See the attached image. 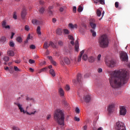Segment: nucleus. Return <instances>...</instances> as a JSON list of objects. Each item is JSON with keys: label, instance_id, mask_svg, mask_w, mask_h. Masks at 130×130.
Instances as JSON below:
<instances>
[{"label": "nucleus", "instance_id": "nucleus-1", "mask_svg": "<svg viewBox=\"0 0 130 130\" xmlns=\"http://www.w3.org/2000/svg\"><path fill=\"white\" fill-rule=\"evenodd\" d=\"M128 80V72L124 69L114 71L109 78L110 85L114 89L120 88Z\"/></svg>", "mask_w": 130, "mask_h": 130}, {"label": "nucleus", "instance_id": "nucleus-2", "mask_svg": "<svg viewBox=\"0 0 130 130\" xmlns=\"http://www.w3.org/2000/svg\"><path fill=\"white\" fill-rule=\"evenodd\" d=\"M54 119L59 125L62 126L64 125V114L61 110L58 109L56 110L54 115Z\"/></svg>", "mask_w": 130, "mask_h": 130}, {"label": "nucleus", "instance_id": "nucleus-3", "mask_svg": "<svg viewBox=\"0 0 130 130\" xmlns=\"http://www.w3.org/2000/svg\"><path fill=\"white\" fill-rule=\"evenodd\" d=\"M99 43L100 47H102V48H106V47H108L109 40H108L107 35H103L101 36L99 39Z\"/></svg>", "mask_w": 130, "mask_h": 130}, {"label": "nucleus", "instance_id": "nucleus-4", "mask_svg": "<svg viewBox=\"0 0 130 130\" xmlns=\"http://www.w3.org/2000/svg\"><path fill=\"white\" fill-rule=\"evenodd\" d=\"M15 105H17V106L18 107V109L20 110V112H23V113H27V114H28V115H32V114H35V112L36 111H35L34 112H31L30 113H29L28 112H26L24 109L23 108V105L22 104H20L18 102L14 103Z\"/></svg>", "mask_w": 130, "mask_h": 130}, {"label": "nucleus", "instance_id": "nucleus-5", "mask_svg": "<svg viewBox=\"0 0 130 130\" xmlns=\"http://www.w3.org/2000/svg\"><path fill=\"white\" fill-rule=\"evenodd\" d=\"M106 66L109 68H111V69L114 68L115 66H116V60L112 59L106 62Z\"/></svg>", "mask_w": 130, "mask_h": 130}, {"label": "nucleus", "instance_id": "nucleus-6", "mask_svg": "<svg viewBox=\"0 0 130 130\" xmlns=\"http://www.w3.org/2000/svg\"><path fill=\"white\" fill-rule=\"evenodd\" d=\"M116 130H126L124 124L122 122H117L116 123Z\"/></svg>", "mask_w": 130, "mask_h": 130}, {"label": "nucleus", "instance_id": "nucleus-7", "mask_svg": "<svg viewBox=\"0 0 130 130\" xmlns=\"http://www.w3.org/2000/svg\"><path fill=\"white\" fill-rule=\"evenodd\" d=\"M120 57L122 61H128V57L127 56V54L123 51L121 52Z\"/></svg>", "mask_w": 130, "mask_h": 130}, {"label": "nucleus", "instance_id": "nucleus-8", "mask_svg": "<svg viewBox=\"0 0 130 130\" xmlns=\"http://www.w3.org/2000/svg\"><path fill=\"white\" fill-rule=\"evenodd\" d=\"M60 63L61 66H64V63L66 64H71V60L68 57H64L63 60H60Z\"/></svg>", "mask_w": 130, "mask_h": 130}, {"label": "nucleus", "instance_id": "nucleus-9", "mask_svg": "<svg viewBox=\"0 0 130 130\" xmlns=\"http://www.w3.org/2000/svg\"><path fill=\"white\" fill-rule=\"evenodd\" d=\"M2 26L3 28L4 29H6L7 30H10L11 29V26L7 24V20H4L2 22Z\"/></svg>", "mask_w": 130, "mask_h": 130}, {"label": "nucleus", "instance_id": "nucleus-10", "mask_svg": "<svg viewBox=\"0 0 130 130\" xmlns=\"http://www.w3.org/2000/svg\"><path fill=\"white\" fill-rule=\"evenodd\" d=\"M2 26L3 28L4 29H6L7 30H10L11 29V26L7 24V20H4L2 22Z\"/></svg>", "mask_w": 130, "mask_h": 130}, {"label": "nucleus", "instance_id": "nucleus-11", "mask_svg": "<svg viewBox=\"0 0 130 130\" xmlns=\"http://www.w3.org/2000/svg\"><path fill=\"white\" fill-rule=\"evenodd\" d=\"M119 113L120 115H125L126 114V109L124 106L120 107Z\"/></svg>", "mask_w": 130, "mask_h": 130}, {"label": "nucleus", "instance_id": "nucleus-12", "mask_svg": "<svg viewBox=\"0 0 130 130\" xmlns=\"http://www.w3.org/2000/svg\"><path fill=\"white\" fill-rule=\"evenodd\" d=\"M85 29H87V25L84 23H81V26L79 27L80 32L84 33L85 32Z\"/></svg>", "mask_w": 130, "mask_h": 130}, {"label": "nucleus", "instance_id": "nucleus-13", "mask_svg": "<svg viewBox=\"0 0 130 130\" xmlns=\"http://www.w3.org/2000/svg\"><path fill=\"white\" fill-rule=\"evenodd\" d=\"M83 100L86 103H88L91 101V96L90 94H86L83 96Z\"/></svg>", "mask_w": 130, "mask_h": 130}, {"label": "nucleus", "instance_id": "nucleus-14", "mask_svg": "<svg viewBox=\"0 0 130 130\" xmlns=\"http://www.w3.org/2000/svg\"><path fill=\"white\" fill-rule=\"evenodd\" d=\"M108 111L109 113H111V112H113V110H114V104H110L107 108Z\"/></svg>", "mask_w": 130, "mask_h": 130}, {"label": "nucleus", "instance_id": "nucleus-15", "mask_svg": "<svg viewBox=\"0 0 130 130\" xmlns=\"http://www.w3.org/2000/svg\"><path fill=\"white\" fill-rule=\"evenodd\" d=\"M26 15H27V10H26V8H23L21 12V16L22 19H25V17H26Z\"/></svg>", "mask_w": 130, "mask_h": 130}, {"label": "nucleus", "instance_id": "nucleus-16", "mask_svg": "<svg viewBox=\"0 0 130 130\" xmlns=\"http://www.w3.org/2000/svg\"><path fill=\"white\" fill-rule=\"evenodd\" d=\"M84 53H85L84 50H82L81 52H80V54L78 58V62H80V61H81V60H82V55H83Z\"/></svg>", "mask_w": 130, "mask_h": 130}, {"label": "nucleus", "instance_id": "nucleus-17", "mask_svg": "<svg viewBox=\"0 0 130 130\" xmlns=\"http://www.w3.org/2000/svg\"><path fill=\"white\" fill-rule=\"evenodd\" d=\"M7 55L9 56H14L15 55V53L12 50H8L7 51Z\"/></svg>", "mask_w": 130, "mask_h": 130}, {"label": "nucleus", "instance_id": "nucleus-18", "mask_svg": "<svg viewBox=\"0 0 130 130\" xmlns=\"http://www.w3.org/2000/svg\"><path fill=\"white\" fill-rule=\"evenodd\" d=\"M58 92L60 96H62L64 95V91H63V89L62 88H60L58 89Z\"/></svg>", "mask_w": 130, "mask_h": 130}, {"label": "nucleus", "instance_id": "nucleus-19", "mask_svg": "<svg viewBox=\"0 0 130 130\" xmlns=\"http://www.w3.org/2000/svg\"><path fill=\"white\" fill-rule=\"evenodd\" d=\"M49 46H50L49 45V44H48V43L47 42H45L44 43V45H43V48L44 49H47V48H48V47H49Z\"/></svg>", "mask_w": 130, "mask_h": 130}, {"label": "nucleus", "instance_id": "nucleus-20", "mask_svg": "<svg viewBox=\"0 0 130 130\" xmlns=\"http://www.w3.org/2000/svg\"><path fill=\"white\" fill-rule=\"evenodd\" d=\"M26 100L27 102H29L31 101V102H35V100H34V99H33V98H29L28 96H26Z\"/></svg>", "mask_w": 130, "mask_h": 130}, {"label": "nucleus", "instance_id": "nucleus-21", "mask_svg": "<svg viewBox=\"0 0 130 130\" xmlns=\"http://www.w3.org/2000/svg\"><path fill=\"white\" fill-rule=\"evenodd\" d=\"M32 24H36V25H39L40 24V21L37 19H33L31 21Z\"/></svg>", "mask_w": 130, "mask_h": 130}, {"label": "nucleus", "instance_id": "nucleus-22", "mask_svg": "<svg viewBox=\"0 0 130 130\" xmlns=\"http://www.w3.org/2000/svg\"><path fill=\"white\" fill-rule=\"evenodd\" d=\"M88 61L89 62H94L95 61V57L91 56L88 58Z\"/></svg>", "mask_w": 130, "mask_h": 130}, {"label": "nucleus", "instance_id": "nucleus-23", "mask_svg": "<svg viewBox=\"0 0 130 130\" xmlns=\"http://www.w3.org/2000/svg\"><path fill=\"white\" fill-rule=\"evenodd\" d=\"M75 48L76 51H79V42H78V41H76Z\"/></svg>", "mask_w": 130, "mask_h": 130}, {"label": "nucleus", "instance_id": "nucleus-24", "mask_svg": "<svg viewBox=\"0 0 130 130\" xmlns=\"http://www.w3.org/2000/svg\"><path fill=\"white\" fill-rule=\"evenodd\" d=\"M56 33L57 35H61L62 34V31L61 28H57L56 30Z\"/></svg>", "mask_w": 130, "mask_h": 130}, {"label": "nucleus", "instance_id": "nucleus-25", "mask_svg": "<svg viewBox=\"0 0 130 130\" xmlns=\"http://www.w3.org/2000/svg\"><path fill=\"white\" fill-rule=\"evenodd\" d=\"M49 73L50 74V75H51L52 77H55V72H54V70H50Z\"/></svg>", "mask_w": 130, "mask_h": 130}, {"label": "nucleus", "instance_id": "nucleus-26", "mask_svg": "<svg viewBox=\"0 0 130 130\" xmlns=\"http://www.w3.org/2000/svg\"><path fill=\"white\" fill-rule=\"evenodd\" d=\"M50 46H51L53 48H56V45L54 44L52 41H50L49 42Z\"/></svg>", "mask_w": 130, "mask_h": 130}, {"label": "nucleus", "instance_id": "nucleus-27", "mask_svg": "<svg viewBox=\"0 0 130 130\" xmlns=\"http://www.w3.org/2000/svg\"><path fill=\"white\" fill-rule=\"evenodd\" d=\"M7 41V38L3 36L1 38L0 41L2 43H5V42Z\"/></svg>", "mask_w": 130, "mask_h": 130}, {"label": "nucleus", "instance_id": "nucleus-28", "mask_svg": "<svg viewBox=\"0 0 130 130\" xmlns=\"http://www.w3.org/2000/svg\"><path fill=\"white\" fill-rule=\"evenodd\" d=\"M90 25L92 29L96 28V24L94 23L92 21L90 22Z\"/></svg>", "mask_w": 130, "mask_h": 130}, {"label": "nucleus", "instance_id": "nucleus-29", "mask_svg": "<svg viewBox=\"0 0 130 130\" xmlns=\"http://www.w3.org/2000/svg\"><path fill=\"white\" fill-rule=\"evenodd\" d=\"M81 79H82V75H81V74H78L77 75V81L78 83H80V82H81Z\"/></svg>", "mask_w": 130, "mask_h": 130}, {"label": "nucleus", "instance_id": "nucleus-30", "mask_svg": "<svg viewBox=\"0 0 130 130\" xmlns=\"http://www.w3.org/2000/svg\"><path fill=\"white\" fill-rule=\"evenodd\" d=\"M47 70H48V68L45 67L39 70V73L40 74V73H42V72H46Z\"/></svg>", "mask_w": 130, "mask_h": 130}, {"label": "nucleus", "instance_id": "nucleus-31", "mask_svg": "<svg viewBox=\"0 0 130 130\" xmlns=\"http://www.w3.org/2000/svg\"><path fill=\"white\" fill-rule=\"evenodd\" d=\"M37 33L39 35H41V31L40 26H38V27L37 28Z\"/></svg>", "mask_w": 130, "mask_h": 130}, {"label": "nucleus", "instance_id": "nucleus-32", "mask_svg": "<svg viewBox=\"0 0 130 130\" xmlns=\"http://www.w3.org/2000/svg\"><path fill=\"white\" fill-rule=\"evenodd\" d=\"M96 2H98V3H100L101 5H105V0H95Z\"/></svg>", "mask_w": 130, "mask_h": 130}, {"label": "nucleus", "instance_id": "nucleus-33", "mask_svg": "<svg viewBox=\"0 0 130 130\" xmlns=\"http://www.w3.org/2000/svg\"><path fill=\"white\" fill-rule=\"evenodd\" d=\"M90 32L91 33H92V36H93V37H96V32H95L94 30L91 29Z\"/></svg>", "mask_w": 130, "mask_h": 130}, {"label": "nucleus", "instance_id": "nucleus-34", "mask_svg": "<svg viewBox=\"0 0 130 130\" xmlns=\"http://www.w3.org/2000/svg\"><path fill=\"white\" fill-rule=\"evenodd\" d=\"M82 59L85 61L87 60V59H88V55H87V54H84L82 57Z\"/></svg>", "mask_w": 130, "mask_h": 130}, {"label": "nucleus", "instance_id": "nucleus-35", "mask_svg": "<svg viewBox=\"0 0 130 130\" xmlns=\"http://www.w3.org/2000/svg\"><path fill=\"white\" fill-rule=\"evenodd\" d=\"M16 40L17 41V42H19V43H21V42H22V38H21V37H18L17 38Z\"/></svg>", "mask_w": 130, "mask_h": 130}, {"label": "nucleus", "instance_id": "nucleus-36", "mask_svg": "<svg viewBox=\"0 0 130 130\" xmlns=\"http://www.w3.org/2000/svg\"><path fill=\"white\" fill-rule=\"evenodd\" d=\"M78 12H79V13H81V12H82V11H83V7H82V6H79L78 9H77Z\"/></svg>", "mask_w": 130, "mask_h": 130}, {"label": "nucleus", "instance_id": "nucleus-37", "mask_svg": "<svg viewBox=\"0 0 130 130\" xmlns=\"http://www.w3.org/2000/svg\"><path fill=\"white\" fill-rule=\"evenodd\" d=\"M101 12L100 11V10H99V9L97 10L96 11V15L98 17H100V16H101Z\"/></svg>", "mask_w": 130, "mask_h": 130}, {"label": "nucleus", "instance_id": "nucleus-38", "mask_svg": "<svg viewBox=\"0 0 130 130\" xmlns=\"http://www.w3.org/2000/svg\"><path fill=\"white\" fill-rule=\"evenodd\" d=\"M63 32L64 34H66V35L70 34V31H69L68 29H64Z\"/></svg>", "mask_w": 130, "mask_h": 130}, {"label": "nucleus", "instance_id": "nucleus-39", "mask_svg": "<svg viewBox=\"0 0 130 130\" xmlns=\"http://www.w3.org/2000/svg\"><path fill=\"white\" fill-rule=\"evenodd\" d=\"M3 59L5 61H9L10 58L8 56H5Z\"/></svg>", "mask_w": 130, "mask_h": 130}, {"label": "nucleus", "instance_id": "nucleus-40", "mask_svg": "<svg viewBox=\"0 0 130 130\" xmlns=\"http://www.w3.org/2000/svg\"><path fill=\"white\" fill-rule=\"evenodd\" d=\"M44 11H45V9H44L43 7H41V9H40V13L41 14H43V13H44Z\"/></svg>", "mask_w": 130, "mask_h": 130}, {"label": "nucleus", "instance_id": "nucleus-41", "mask_svg": "<svg viewBox=\"0 0 130 130\" xmlns=\"http://www.w3.org/2000/svg\"><path fill=\"white\" fill-rule=\"evenodd\" d=\"M58 44L59 46H62L63 45V42L61 41H58Z\"/></svg>", "mask_w": 130, "mask_h": 130}, {"label": "nucleus", "instance_id": "nucleus-42", "mask_svg": "<svg viewBox=\"0 0 130 130\" xmlns=\"http://www.w3.org/2000/svg\"><path fill=\"white\" fill-rule=\"evenodd\" d=\"M14 70L15 72H21V70H20L17 66H14Z\"/></svg>", "mask_w": 130, "mask_h": 130}, {"label": "nucleus", "instance_id": "nucleus-43", "mask_svg": "<svg viewBox=\"0 0 130 130\" xmlns=\"http://www.w3.org/2000/svg\"><path fill=\"white\" fill-rule=\"evenodd\" d=\"M9 46H10V47H14L15 46V44L14 43V42H10Z\"/></svg>", "mask_w": 130, "mask_h": 130}, {"label": "nucleus", "instance_id": "nucleus-44", "mask_svg": "<svg viewBox=\"0 0 130 130\" xmlns=\"http://www.w3.org/2000/svg\"><path fill=\"white\" fill-rule=\"evenodd\" d=\"M71 89V88L70 87V86L69 85H67L65 87V90H66V91H70V89Z\"/></svg>", "mask_w": 130, "mask_h": 130}, {"label": "nucleus", "instance_id": "nucleus-45", "mask_svg": "<svg viewBox=\"0 0 130 130\" xmlns=\"http://www.w3.org/2000/svg\"><path fill=\"white\" fill-rule=\"evenodd\" d=\"M12 129L13 130H21V129H20V128H19L18 127L15 126H13L12 127Z\"/></svg>", "mask_w": 130, "mask_h": 130}, {"label": "nucleus", "instance_id": "nucleus-46", "mask_svg": "<svg viewBox=\"0 0 130 130\" xmlns=\"http://www.w3.org/2000/svg\"><path fill=\"white\" fill-rule=\"evenodd\" d=\"M29 48H30V49H35L36 48V46H35L34 45H31Z\"/></svg>", "mask_w": 130, "mask_h": 130}, {"label": "nucleus", "instance_id": "nucleus-47", "mask_svg": "<svg viewBox=\"0 0 130 130\" xmlns=\"http://www.w3.org/2000/svg\"><path fill=\"white\" fill-rule=\"evenodd\" d=\"M69 27L71 28V29H74V24H73V23H69Z\"/></svg>", "mask_w": 130, "mask_h": 130}, {"label": "nucleus", "instance_id": "nucleus-48", "mask_svg": "<svg viewBox=\"0 0 130 130\" xmlns=\"http://www.w3.org/2000/svg\"><path fill=\"white\" fill-rule=\"evenodd\" d=\"M68 38L69 39H70V40H75V39H74V37L71 35L68 36Z\"/></svg>", "mask_w": 130, "mask_h": 130}, {"label": "nucleus", "instance_id": "nucleus-49", "mask_svg": "<svg viewBox=\"0 0 130 130\" xmlns=\"http://www.w3.org/2000/svg\"><path fill=\"white\" fill-rule=\"evenodd\" d=\"M75 111L76 113H78V114L80 113V109H79V108L78 107H76L75 109Z\"/></svg>", "mask_w": 130, "mask_h": 130}, {"label": "nucleus", "instance_id": "nucleus-50", "mask_svg": "<svg viewBox=\"0 0 130 130\" xmlns=\"http://www.w3.org/2000/svg\"><path fill=\"white\" fill-rule=\"evenodd\" d=\"M25 30H26V31H29V30H30V28L29 27V26L25 25Z\"/></svg>", "mask_w": 130, "mask_h": 130}, {"label": "nucleus", "instance_id": "nucleus-51", "mask_svg": "<svg viewBox=\"0 0 130 130\" xmlns=\"http://www.w3.org/2000/svg\"><path fill=\"white\" fill-rule=\"evenodd\" d=\"M14 62H15V63H20L21 62V60L20 59H17L14 60Z\"/></svg>", "mask_w": 130, "mask_h": 130}, {"label": "nucleus", "instance_id": "nucleus-52", "mask_svg": "<svg viewBox=\"0 0 130 130\" xmlns=\"http://www.w3.org/2000/svg\"><path fill=\"white\" fill-rule=\"evenodd\" d=\"M119 6V3L117 2H115V8H118Z\"/></svg>", "mask_w": 130, "mask_h": 130}, {"label": "nucleus", "instance_id": "nucleus-53", "mask_svg": "<svg viewBox=\"0 0 130 130\" xmlns=\"http://www.w3.org/2000/svg\"><path fill=\"white\" fill-rule=\"evenodd\" d=\"M29 62L30 64L34 63L35 62V60L30 59L29 60Z\"/></svg>", "mask_w": 130, "mask_h": 130}, {"label": "nucleus", "instance_id": "nucleus-54", "mask_svg": "<svg viewBox=\"0 0 130 130\" xmlns=\"http://www.w3.org/2000/svg\"><path fill=\"white\" fill-rule=\"evenodd\" d=\"M13 18V19H15V20H17V15H16V12L14 13Z\"/></svg>", "mask_w": 130, "mask_h": 130}, {"label": "nucleus", "instance_id": "nucleus-55", "mask_svg": "<svg viewBox=\"0 0 130 130\" xmlns=\"http://www.w3.org/2000/svg\"><path fill=\"white\" fill-rule=\"evenodd\" d=\"M51 62L53 66H56V62L55 61L53 60L51 61Z\"/></svg>", "mask_w": 130, "mask_h": 130}, {"label": "nucleus", "instance_id": "nucleus-56", "mask_svg": "<svg viewBox=\"0 0 130 130\" xmlns=\"http://www.w3.org/2000/svg\"><path fill=\"white\" fill-rule=\"evenodd\" d=\"M73 11L74 13H77V7H76L75 6L73 7Z\"/></svg>", "mask_w": 130, "mask_h": 130}, {"label": "nucleus", "instance_id": "nucleus-57", "mask_svg": "<svg viewBox=\"0 0 130 130\" xmlns=\"http://www.w3.org/2000/svg\"><path fill=\"white\" fill-rule=\"evenodd\" d=\"M74 120H75V121H80V118H78L77 117H75Z\"/></svg>", "mask_w": 130, "mask_h": 130}, {"label": "nucleus", "instance_id": "nucleus-58", "mask_svg": "<svg viewBox=\"0 0 130 130\" xmlns=\"http://www.w3.org/2000/svg\"><path fill=\"white\" fill-rule=\"evenodd\" d=\"M50 118H51V115L48 114L47 116V119L49 120V119H50Z\"/></svg>", "mask_w": 130, "mask_h": 130}, {"label": "nucleus", "instance_id": "nucleus-59", "mask_svg": "<svg viewBox=\"0 0 130 130\" xmlns=\"http://www.w3.org/2000/svg\"><path fill=\"white\" fill-rule=\"evenodd\" d=\"M47 58H48V59H50V61L53 60L51 56H48Z\"/></svg>", "mask_w": 130, "mask_h": 130}, {"label": "nucleus", "instance_id": "nucleus-60", "mask_svg": "<svg viewBox=\"0 0 130 130\" xmlns=\"http://www.w3.org/2000/svg\"><path fill=\"white\" fill-rule=\"evenodd\" d=\"M100 58H101V54H99L98 56V61H100Z\"/></svg>", "mask_w": 130, "mask_h": 130}, {"label": "nucleus", "instance_id": "nucleus-61", "mask_svg": "<svg viewBox=\"0 0 130 130\" xmlns=\"http://www.w3.org/2000/svg\"><path fill=\"white\" fill-rule=\"evenodd\" d=\"M39 3H40V5H41L42 6L44 5V1H40Z\"/></svg>", "mask_w": 130, "mask_h": 130}, {"label": "nucleus", "instance_id": "nucleus-62", "mask_svg": "<svg viewBox=\"0 0 130 130\" xmlns=\"http://www.w3.org/2000/svg\"><path fill=\"white\" fill-rule=\"evenodd\" d=\"M98 73H102V69L99 68L98 69Z\"/></svg>", "mask_w": 130, "mask_h": 130}, {"label": "nucleus", "instance_id": "nucleus-63", "mask_svg": "<svg viewBox=\"0 0 130 130\" xmlns=\"http://www.w3.org/2000/svg\"><path fill=\"white\" fill-rule=\"evenodd\" d=\"M88 128V126L87 125H85L83 126V130H87Z\"/></svg>", "mask_w": 130, "mask_h": 130}, {"label": "nucleus", "instance_id": "nucleus-64", "mask_svg": "<svg viewBox=\"0 0 130 130\" xmlns=\"http://www.w3.org/2000/svg\"><path fill=\"white\" fill-rule=\"evenodd\" d=\"M36 130H45V128L43 127L38 128V129H36Z\"/></svg>", "mask_w": 130, "mask_h": 130}]
</instances>
